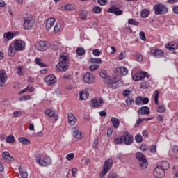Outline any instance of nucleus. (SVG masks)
<instances>
[{"label":"nucleus","mask_w":178,"mask_h":178,"mask_svg":"<svg viewBox=\"0 0 178 178\" xmlns=\"http://www.w3.org/2000/svg\"><path fill=\"white\" fill-rule=\"evenodd\" d=\"M25 49L26 43L23 40H15L9 45L8 55L10 56H15L17 51H24Z\"/></svg>","instance_id":"1"},{"label":"nucleus","mask_w":178,"mask_h":178,"mask_svg":"<svg viewBox=\"0 0 178 178\" xmlns=\"http://www.w3.org/2000/svg\"><path fill=\"white\" fill-rule=\"evenodd\" d=\"M68 56L66 54L60 55L59 62L56 65V69L57 72H66L69 69V60H67Z\"/></svg>","instance_id":"2"},{"label":"nucleus","mask_w":178,"mask_h":178,"mask_svg":"<svg viewBox=\"0 0 178 178\" xmlns=\"http://www.w3.org/2000/svg\"><path fill=\"white\" fill-rule=\"evenodd\" d=\"M35 159L36 163L43 168H47V166H49V165H52V159L48 155H44L41 158V154H37Z\"/></svg>","instance_id":"3"},{"label":"nucleus","mask_w":178,"mask_h":178,"mask_svg":"<svg viewBox=\"0 0 178 178\" xmlns=\"http://www.w3.org/2000/svg\"><path fill=\"white\" fill-rule=\"evenodd\" d=\"M153 9L154 10V14L157 16L159 15H166L168 12L167 6L162 3L155 4Z\"/></svg>","instance_id":"4"},{"label":"nucleus","mask_w":178,"mask_h":178,"mask_svg":"<svg viewBox=\"0 0 178 178\" xmlns=\"http://www.w3.org/2000/svg\"><path fill=\"white\" fill-rule=\"evenodd\" d=\"M136 158L139 161V166L142 169H147L148 168V161L145 156L140 152L136 153Z\"/></svg>","instance_id":"5"},{"label":"nucleus","mask_w":178,"mask_h":178,"mask_svg":"<svg viewBox=\"0 0 178 178\" xmlns=\"http://www.w3.org/2000/svg\"><path fill=\"white\" fill-rule=\"evenodd\" d=\"M122 138L125 145H131L134 141V137L127 131L123 132Z\"/></svg>","instance_id":"6"},{"label":"nucleus","mask_w":178,"mask_h":178,"mask_svg":"<svg viewBox=\"0 0 178 178\" xmlns=\"http://www.w3.org/2000/svg\"><path fill=\"white\" fill-rule=\"evenodd\" d=\"M33 26H34V19H33V16L29 15L27 17H24V29H25V30H31L33 29Z\"/></svg>","instance_id":"7"},{"label":"nucleus","mask_w":178,"mask_h":178,"mask_svg":"<svg viewBox=\"0 0 178 178\" xmlns=\"http://www.w3.org/2000/svg\"><path fill=\"white\" fill-rule=\"evenodd\" d=\"M145 77H147V79H149V74H148V72L144 71L141 72H138L132 76V79L134 81H141V80H144Z\"/></svg>","instance_id":"8"},{"label":"nucleus","mask_w":178,"mask_h":178,"mask_svg":"<svg viewBox=\"0 0 178 178\" xmlns=\"http://www.w3.org/2000/svg\"><path fill=\"white\" fill-rule=\"evenodd\" d=\"M118 81H119V80H118V78L113 76L110 77L108 80L106 81V84L107 85L108 88H113L114 90H115V88H118V86H116Z\"/></svg>","instance_id":"9"},{"label":"nucleus","mask_w":178,"mask_h":178,"mask_svg":"<svg viewBox=\"0 0 178 178\" xmlns=\"http://www.w3.org/2000/svg\"><path fill=\"white\" fill-rule=\"evenodd\" d=\"M153 175L155 178L165 177V171L162 169V168L156 166L153 171Z\"/></svg>","instance_id":"10"},{"label":"nucleus","mask_w":178,"mask_h":178,"mask_svg":"<svg viewBox=\"0 0 178 178\" xmlns=\"http://www.w3.org/2000/svg\"><path fill=\"white\" fill-rule=\"evenodd\" d=\"M44 81L47 86H54L56 81V76L54 74H49L44 78Z\"/></svg>","instance_id":"11"},{"label":"nucleus","mask_w":178,"mask_h":178,"mask_svg":"<svg viewBox=\"0 0 178 178\" xmlns=\"http://www.w3.org/2000/svg\"><path fill=\"white\" fill-rule=\"evenodd\" d=\"M150 54H151V55L154 56V58H163V56L164 55L163 51H162L161 49H156V48H151Z\"/></svg>","instance_id":"12"},{"label":"nucleus","mask_w":178,"mask_h":178,"mask_svg":"<svg viewBox=\"0 0 178 178\" xmlns=\"http://www.w3.org/2000/svg\"><path fill=\"white\" fill-rule=\"evenodd\" d=\"M104 104V100L102 99H93L91 100L90 105L93 108H101Z\"/></svg>","instance_id":"13"},{"label":"nucleus","mask_w":178,"mask_h":178,"mask_svg":"<svg viewBox=\"0 0 178 178\" xmlns=\"http://www.w3.org/2000/svg\"><path fill=\"white\" fill-rule=\"evenodd\" d=\"M7 80L8 75L6 74V72L3 70H0V87H3Z\"/></svg>","instance_id":"14"},{"label":"nucleus","mask_w":178,"mask_h":178,"mask_svg":"<svg viewBox=\"0 0 178 178\" xmlns=\"http://www.w3.org/2000/svg\"><path fill=\"white\" fill-rule=\"evenodd\" d=\"M107 12L108 13H113V15H115L116 16H120V15H123V10L115 6H112L108 8Z\"/></svg>","instance_id":"15"},{"label":"nucleus","mask_w":178,"mask_h":178,"mask_svg":"<svg viewBox=\"0 0 178 178\" xmlns=\"http://www.w3.org/2000/svg\"><path fill=\"white\" fill-rule=\"evenodd\" d=\"M72 133L73 137L74 138H76V140H80L81 138H83L81 131H80L79 129L76 127L72 128Z\"/></svg>","instance_id":"16"},{"label":"nucleus","mask_w":178,"mask_h":178,"mask_svg":"<svg viewBox=\"0 0 178 178\" xmlns=\"http://www.w3.org/2000/svg\"><path fill=\"white\" fill-rule=\"evenodd\" d=\"M83 80L87 84H92L94 83V76L91 73L87 72L83 75Z\"/></svg>","instance_id":"17"},{"label":"nucleus","mask_w":178,"mask_h":178,"mask_svg":"<svg viewBox=\"0 0 178 178\" xmlns=\"http://www.w3.org/2000/svg\"><path fill=\"white\" fill-rule=\"evenodd\" d=\"M67 119L68 123L70 126H74V124H76V122H77V118H76V116H74L73 113L70 112L67 113Z\"/></svg>","instance_id":"18"},{"label":"nucleus","mask_w":178,"mask_h":178,"mask_svg":"<svg viewBox=\"0 0 178 178\" xmlns=\"http://www.w3.org/2000/svg\"><path fill=\"white\" fill-rule=\"evenodd\" d=\"M138 115H146L148 116L151 113L149 111V107L148 106H142L137 111Z\"/></svg>","instance_id":"19"},{"label":"nucleus","mask_w":178,"mask_h":178,"mask_svg":"<svg viewBox=\"0 0 178 178\" xmlns=\"http://www.w3.org/2000/svg\"><path fill=\"white\" fill-rule=\"evenodd\" d=\"M165 48L169 51H176L178 48V44L175 42H170L165 44Z\"/></svg>","instance_id":"20"},{"label":"nucleus","mask_w":178,"mask_h":178,"mask_svg":"<svg viewBox=\"0 0 178 178\" xmlns=\"http://www.w3.org/2000/svg\"><path fill=\"white\" fill-rule=\"evenodd\" d=\"M36 48L38 51H47L48 49V46H47V43L44 41H40L37 44H36Z\"/></svg>","instance_id":"21"},{"label":"nucleus","mask_w":178,"mask_h":178,"mask_svg":"<svg viewBox=\"0 0 178 178\" xmlns=\"http://www.w3.org/2000/svg\"><path fill=\"white\" fill-rule=\"evenodd\" d=\"M54 24H55V18L48 19L45 24L46 30H51V27H54Z\"/></svg>","instance_id":"22"},{"label":"nucleus","mask_w":178,"mask_h":178,"mask_svg":"<svg viewBox=\"0 0 178 178\" xmlns=\"http://www.w3.org/2000/svg\"><path fill=\"white\" fill-rule=\"evenodd\" d=\"M14 37H16V33L15 32H6L3 34V38L7 41H10V40H13Z\"/></svg>","instance_id":"23"},{"label":"nucleus","mask_w":178,"mask_h":178,"mask_svg":"<svg viewBox=\"0 0 178 178\" xmlns=\"http://www.w3.org/2000/svg\"><path fill=\"white\" fill-rule=\"evenodd\" d=\"M19 172L21 177L22 178H28L29 173H27V170L24 167H19Z\"/></svg>","instance_id":"24"},{"label":"nucleus","mask_w":178,"mask_h":178,"mask_svg":"<svg viewBox=\"0 0 178 178\" xmlns=\"http://www.w3.org/2000/svg\"><path fill=\"white\" fill-rule=\"evenodd\" d=\"M111 122L114 127V129H118L120 126V121L116 117H113L111 119Z\"/></svg>","instance_id":"25"},{"label":"nucleus","mask_w":178,"mask_h":178,"mask_svg":"<svg viewBox=\"0 0 178 178\" xmlns=\"http://www.w3.org/2000/svg\"><path fill=\"white\" fill-rule=\"evenodd\" d=\"M113 165V160H112L111 159H108L104 162V168L105 169H107V170H109V169L112 168Z\"/></svg>","instance_id":"26"},{"label":"nucleus","mask_w":178,"mask_h":178,"mask_svg":"<svg viewBox=\"0 0 178 178\" xmlns=\"http://www.w3.org/2000/svg\"><path fill=\"white\" fill-rule=\"evenodd\" d=\"M116 70L120 73L122 76H126L127 73H129V70L124 67H117Z\"/></svg>","instance_id":"27"},{"label":"nucleus","mask_w":178,"mask_h":178,"mask_svg":"<svg viewBox=\"0 0 178 178\" xmlns=\"http://www.w3.org/2000/svg\"><path fill=\"white\" fill-rule=\"evenodd\" d=\"M88 16V12L86 10H81L80 11V19L82 21L87 20V17Z\"/></svg>","instance_id":"28"},{"label":"nucleus","mask_w":178,"mask_h":178,"mask_svg":"<svg viewBox=\"0 0 178 178\" xmlns=\"http://www.w3.org/2000/svg\"><path fill=\"white\" fill-rule=\"evenodd\" d=\"M88 98V93L86 90L81 91L79 92V99L81 101H84Z\"/></svg>","instance_id":"29"},{"label":"nucleus","mask_w":178,"mask_h":178,"mask_svg":"<svg viewBox=\"0 0 178 178\" xmlns=\"http://www.w3.org/2000/svg\"><path fill=\"white\" fill-rule=\"evenodd\" d=\"M159 166L165 172V170H168L169 169V163L168 161H163L161 163V165Z\"/></svg>","instance_id":"30"},{"label":"nucleus","mask_w":178,"mask_h":178,"mask_svg":"<svg viewBox=\"0 0 178 178\" xmlns=\"http://www.w3.org/2000/svg\"><path fill=\"white\" fill-rule=\"evenodd\" d=\"M3 158L6 161H13V156H10L9 152H4L3 153Z\"/></svg>","instance_id":"31"},{"label":"nucleus","mask_w":178,"mask_h":178,"mask_svg":"<svg viewBox=\"0 0 178 178\" xmlns=\"http://www.w3.org/2000/svg\"><path fill=\"white\" fill-rule=\"evenodd\" d=\"M149 13H150L149 10H148V9H143V10H142V11L140 13V16L143 19H145L146 17H148V16H149Z\"/></svg>","instance_id":"32"},{"label":"nucleus","mask_w":178,"mask_h":178,"mask_svg":"<svg viewBox=\"0 0 178 178\" xmlns=\"http://www.w3.org/2000/svg\"><path fill=\"white\" fill-rule=\"evenodd\" d=\"M15 141H16V139L15 138V136H13V135H10L6 138V143H7L8 144H13Z\"/></svg>","instance_id":"33"},{"label":"nucleus","mask_w":178,"mask_h":178,"mask_svg":"<svg viewBox=\"0 0 178 178\" xmlns=\"http://www.w3.org/2000/svg\"><path fill=\"white\" fill-rule=\"evenodd\" d=\"M19 141L21 144H23L24 145H29V144H30V139H28L26 138L21 137L19 138Z\"/></svg>","instance_id":"34"},{"label":"nucleus","mask_w":178,"mask_h":178,"mask_svg":"<svg viewBox=\"0 0 178 178\" xmlns=\"http://www.w3.org/2000/svg\"><path fill=\"white\" fill-rule=\"evenodd\" d=\"M114 143L116 144V145L124 144L123 135L120 137L114 138Z\"/></svg>","instance_id":"35"},{"label":"nucleus","mask_w":178,"mask_h":178,"mask_svg":"<svg viewBox=\"0 0 178 178\" xmlns=\"http://www.w3.org/2000/svg\"><path fill=\"white\" fill-rule=\"evenodd\" d=\"M156 110L159 113H163L164 112H166V107L165 105H159Z\"/></svg>","instance_id":"36"},{"label":"nucleus","mask_w":178,"mask_h":178,"mask_svg":"<svg viewBox=\"0 0 178 178\" xmlns=\"http://www.w3.org/2000/svg\"><path fill=\"white\" fill-rule=\"evenodd\" d=\"M76 54L79 56H83V55H86V50L83 47H78L76 49Z\"/></svg>","instance_id":"37"},{"label":"nucleus","mask_w":178,"mask_h":178,"mask_svg":"<svg viewBox=\"0 0 178 178\" xmlns=\"http://www.w3.org/2000/svg\"><path fill=\"white\" fill-rule=\"evenodd\" d=\"M90 62L93 64L97 63V65H101V63H102V60L99 58H90Z\"/></svg>","instance_id":"38"},{"label":"nucleus","mask_w":178,"mask_h":178,"mask_svg":"<svg viewBox=\"0 0 178 178\" xmlns=\"http://www.w3.org/2000/svg\"><path fill=\"white\" fill-rule=\"evenodd\" d=\"M60 29H62V25L58 22L54 26V33H55V34H56V33H59V31H60Z\"/></svg>","instance_id":"39"},{"label":"nucleus","mask_w":178,"mask_h":178,"mask_svg":"<svg viewBox=\"0 0 178 178\" xmlns=\"http://www.w3.org/2000/svg\"><path fill=\"white\" fill-rule=\"evenodd\" d=\"M35 63L36 65H38V66H40V67H45V66H47L45 64H44V63H42V60L38 58H36Z\"/></svg>","instance_id":"40"},{"label":"nucleus","mask_w":178,"mask_h":178,"mask_svg":"<svg viewBox=\"0 0 178 178\" xmlns=\"http://www.w3.org/2000/svg\"><path fill=\"white\" fill-rule=\"evenodd\" d=\"M159 98V90H155L154 91V104L156 105H158V99Z\"/></svg>","instance_id":"41"},{"label":"nucleus","mask_w":178,"mask_h":178,"mask_svg":"<svg viewBox=\"0 0 178 178\" xmlns=\"http://www.w3.org/2000/svg\"><path fill=\"white\" fill-rule=\"evenodd\" d=\"M45 113L47 115V116H49V118H53V116H55V112L51 109H47L45 111Z\"/></svg>","instance_id":"42"},{"label":"nucleus","mask_w":178,"mask_h":178,"mask_svg":"<svg viewBox=\"0 0 178 178\" xmlns=\"http://www.w3.org/2000/svg\"><path fill=\"white\" fill-rule=\"evenodd\" d=\"M23 113L20 111H16L13 113V118H20Z\"/></svg>","instance_id":"43"},{"label":"nucleus","mask_w":178,"mask_h":178,"mask_svg":"<svg viewBox=\"0 0 178 178\" xmlns=\"http://www.w3.org/2000/svg\"><path fill=\"white\" fill-rule=\"evenodd\" d=\"M108 172H109V170H107L106 168H104L99 174V177L104 178L105 175L108 173Z\"/></svg>","instance_id":"44"},{"label":"nucleus","mask_w":178,"mask_h":178,"mask_svg":"<svg viewBox=\"0 0 178 178\" xmlns=\"http://www.w3.org/2000/svg\"><path fill=\"white\" fill-rule=\"evenodd\" d=\"M93 13H95L96 15H98L100 12H102L101 7L99 6H95L92 9Z\"/></svg>","instance_id":"45"},{"label":"nucleus","mask_w":178,"mask_h":178,"mask_svg":"<svg viewBox=\"0 0 178 178\" xmlns=\"http://www.w3.org/2000/svg\"><path fill=\"white\" fill-rule=\"evenodd\" d=\"M99 74L102 79H106L108 77V72L105 70H102Z\"/></svg>","instance_id":"46"},{"label":"nucleus","mask_w":178,"mask_h":178,"mask_svg":"<svg viewBox=\"0 0 178 178\" xmlns=\"http://www.w3.org/2000/svg\"><path fill=\"white\" fill-rule=\"evenodd\" d=\"M128 23L129 24H131V26H138V24H140V23L138 22H137L131 18L129 19Z\"/></svg>","instance_id":"47"},{"label":"nucleus","mask_w":178,"mask_h":178,"mask_svg":"<svg viewBox=\"0 0 178 178\" xmlns=\"http://www.w3.org/2000/svg\"><path fill=\"white\" fill-rule=\"evenodd\" d=\"M125 102L127 105H131V104H134V99L131 97H128Z\"/></svg>","instance_id":"48"},{"label":"nucleus","mask_w":178,"mask_h":178,"mask_svg":"<svg viewBox=\"0 0 178 178\" xmlns=\"http://www.w3.org/2000/svg\"><path fill=\"white\" fill-rule=\"evenodd\" d=\"M136 105H143V97L138 96L135 100Z\"/></svg>","instance_id":"49"},{"label":"nucleus","mask_w":178,"mask_h":178,"mask_svg":"<svg viewBox=\"0 0 178 178\" xmlns=\"http://www.w3.org/2000/svg\"><path fill=\"white\" fill-rule=\"evenodd\" d=\"M97 69H99V65L93 64L89 67V70L90 72H94V70H97Z\"/></svg>","instance_id":"50"},{"label":"nucleus","mask_w":178,"mask_h":178,"mask_svg":"<svg viewBox=\"0 0 178 178\" xmlns=\"http://www.w3.org/2000/svg\"><path fill=\"white\" fill-rule=\"evenodd\" d=\"M107 178H118V173L115 172H110L107 175Z\"/></svg>","instance_id":"51"},{"label":"nucleus","mask_w":178,"mask_h":178,"mask_svg":"<svg viewBox=\"0 0 178 178\" xmlns=\"http://www.w3.org/2000/svg\"><path fill=\"white\" fill-rule=\"evenodd\" d=\"M135 141L136 143H143V136L140 134H138L135 136Z\"/></svg>","instance_id":"52"},{"label":"nucleus","mask_w":178,"mask_h":178,"mask_svg":"<svg viewBox=\"0 0 178 178\" xmlns=\"http://www.w3.org/2000/svg\"><path fill=\"white\" fill-rule=\"evenodd\" d=\"M124 58H126V52L125 51H122L118 56V59H119V60H123V59H124Z\"/></svg>","instance_id":"53"},{"label":"nucleus","mask_w":178,"mask_h":178,"mask_svg":"<svg viewBox=\"0 0 178 178\" xmlns=\"http://www.w3.org/2000/svg\"><path fill=\"white\" fill-rule=\"evenodd\" d=\"M149 151L152 154H155L156 152V145H152V146H150Z\"/></svg>","instance_id":"54"},{"label":"nucleus","mask_w":178,"mask_h":178,"mask_svg":"<svg viewBox=\"0 0 178 178\" xmlns=\"http://www.w3.org/2000/svg\"><path fill=\"white\" fill-rule=\"evenodd\" d=\"M136 58L138 62H143V55L140 54H136Z\"/></svg>","instance_id":"55"},{"label":"nucleus","mask_w":178,"mask_h":178,"mask_svg":"<svg viewBox=\"0 0 178 178\" xmlns=\"http://www.w3.org/2000/svg\"><path fill=\"white\" fill-rule=\"evenodd\" d=\"M92 54L94 56H99V55H101V51H99V49H96L92 51Z\"/></svg>","instance_id":"56"},{"label":"nucleus","mask_w":178,"mask_h":178,"mask_svg":"<svg viewBox=\"0 0 178 178\" xmlns=\"http://www.w3.org/2000/svg\"><path fill=\"white\" fill-rule=\"evenodd\" d=\"M73 158H74V154L73 153H70L66 156L67 161H72Z\"/></svg>","instance_id":"57"},{"label":"nucleus","mask_w":178,"mask_h":178,"mask_svg":"<svg viewBox=\"0 0 178 178\" xmlns=\"http://www.w3.org/2000/svg\"><path fill=\"white\" fill-rule=\"evenodd\" d=\"M139 36L140 40H142L143 41H145L146 40L145 33L143 31L140 32Z\"/></svg>","instance_id":"58"},{"label":"nucleus","mask_w":178,"mask_h":178,"mask_svg":"<svg viewBox=\"0 0 178 178\" xmlns=\"http://www.w3.org/2000/svg\"><path fill=\"white\" fill-rule=\"evenodd\" d=\"M99 5H101V6H104V5H106L108 3L107 0H98Z\"/></svg>","instance_id":"59"},{"label":"nucleus","mask_w":178,"mask_h":178,"mask_svg":"<svg viewBox=\"0 0 178 178\" xmlns=\"http://www.w3.org/2000/svg\"><path fill=\"white\" fill-rule=\"evenodd\" d=\"M113 133V128L109 127L107 130V136L111 137Z\"/></svg>","instance_id":"60"},{"label":"nucleus","mask_w":178,"mask_h":178,"mask_svg":"<svg viewBox=\"0 0 178 178\" xmlns=\"http://www.w3.org/2000/svg\"><path fill=\"white\" fill-rule=\"evenodd\" d=\"M22 70H23V68L22 67H18L17 68V73L18 76H23V72H22Z\"/></svg>","instance_id":"61"},{"label":"nucleus","mask_w":178,"mask_h":178,"mask_svg":"<svg viewBox=\"0 0 178 178\" xmlns=\"http://www.w3.org/2000/svg\"><path fill=\"white\" fill-rule=\"evenodd\" d=\"M64 10H70L72 11V5L71 4H67L63 6Z\"/></svg>","instance_id":"62"},{"label":"nucleus","mask_w":178,"mask_h":178,"mask_svg":"<svg viewBox=\"0 0 178 178\" xmlns=\"http://www.w3.org/2000/svg\"><path fill=\"white\" fill-rule=\"evenodd\" d=\"M172 12L175 15H178V6H174L172 7Z\"/></svg>","instance_id":"63"},{"label":"nucleus","mask_w":178,"mask_h":178,"mask_svg":"<svg viewBox=\"0 0 178 178\" xmlns=\"http://www.w3.org/2000/svg\"><path fill=\"white\" fill-rule=\"evenodd\" d=\"M171 149L174 154H178V146L174 145Z\"/></svg>","instance_id":"64"}]
</instances>
